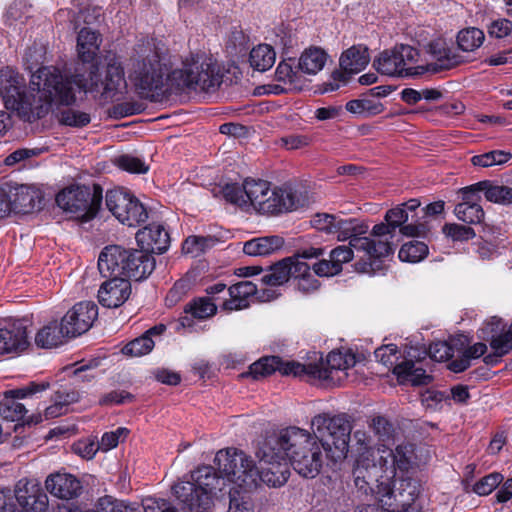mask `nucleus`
I'll list each match as a JSON object with an SVG mask.
<instances>
[{"mask_svg": "<svg viewBox=\"0 0 512 512\" xmlns=\"http://www.w3.org/2000/svg\"><path fill=\"white\" fill-rule=\"evenodd\" d=\"M101 450L98 441L94 439H83L73 445V451L85 459H92Z\"/></svg>", "mask_w": 512, "mask_h": 512, "instance_id": "0e129e2a", "label": "nucleus"}, {"mask_svg": "<svg viewBox=\"0 0 512 512\" xmlns=\"http://www.w3.org/2000/svg\"><path fill=\"white\" fill-rule=\"evenodd\" d=\"M58 120L62 125L82 128L90 123L91 117L87 112L68 107L60 111Z\"/></svg>", "mask_w": 512, "mask_h": 512, "instance_id": "09e8293b", "label": "nucleus"}, {"mask_svg": "<svg viewBox=\"0 0 512 512\" xmlns=\"http://www.w3.org/2000/svg\"><path fill=\"white\" fill-rule=\"evenodd\" d=\"M136 240L143 250L158 254L165 252L170 242L168 232L161 224L157 223L149 224L139 230Z\"/></svg>", "mask_w": 512, "mask_h": 512, "instance_id": "393cba45", "label": "nucleus"}, {"mask_svg": "<svg viewBox=\"0 0 512 512\" xmlns=\"http://www.w3.org/2000/svg\"><path fill=\"white\" fill-rule=\"evenodd\" d=\"M113 162L117 167L129 173L144 174L149 170V165L141 158L130 154L117 156Z\"/></svg>", "mask_w": 512, "mask_h": 512, "instance_id": "3c124183", "label": "nucleus"}, {"mask_svg": "<svg viewBox=\"0 0 512 512\" xmlns=\"http://www.w3.org/2000/svg\"><path fill=\"white\" fill-rule=\"evenodd\" d=\"M428 254V246L424 242L410 241L404 244L398 257L401 261L416 263L423 260Z\"/></svg>", "mask_w": 512, "mask_h": 512, "instance_id": "de8ad7c7", "label": "nucleus"}, {"mask_svg": "<svg viewBox=\"0 0 512 512\" xmlns=\"http://www.w3.org/2000/svg\"><path fill=\"white\" fill-rule=\"evenodd\" d=\"M379 461L384 465V474L378 479L382 491L387 494L390 491V484L395 485L397 470L407 471L411 465L414 448L411 444H399L395 451L386 447L385 444L377 448Z\"/></svg>", "mask_w": 512, "mask_h": 512, "instance_id": "2eb2a0df", "label": "nucleus"}, {"mask_svg": "<svg viewBox=\"0 0 512 512\" xmlns=\"http://www.w3.org/2000/svg\"><path fill=\"white\" fill-rule=\"evenodd\" d=\"M229 495L230 502L227 512H254V505L249 492L230 490Z\"/></svg>", "mask_w": 512, "mask_h": 512, "instance_id": "5fc2aeb1", "label": "nucleus"}, {"mask_svg": "<svg viewBox=\"0 0 512 512\" xmlns=\"http://www.w3.org/2000/svg\"><path fill=\"white\" fill-rule=\"evenodd\" d=\"M284 240L280 236H265L244 243L243 251L249 256H266L282 248Z\"/></svg>", "mask_w": 512, "mask_h": 512, "instance_id": "473e14b6", "label": "nucleus"}, {"mask_svg": "<svg viewBox=\"0 0 512 512\" xmlns=\"http://www.w3.org/2000/svg\"><path fill=\"white\" fill-rule=\"evenodd\" d=\"M393 373L400 383H411L413 386L427 385L433 380L431 375L427 374L422 368L416 367L411 360L395 365Z\"/></svg>", "mask_w": 512, "mask_h": 512, "instance_id": "2f4dec72", "label": "nucleus"}, {"mask_svg": "<svg viewBox=\"0 0 512 512\" xmlns=\"http://www.w3.org/2000/svg\"><path fill=\"white\" fill-rule=\"evenodd\" d=\"M48 387L49 383L47 382H31L25 387L6 391L3 399L0 401V416L8 421H19L23 419L27 410L18 400L42 392Z\"/></svg>", "mask_w": 512, "mask_h": 512, "instance_id": "a211bd4d", "label": "nucleus"}, {"mask_svg": "<svg viewBox=\"0 0 512 512\" xmlns=\"http://www.w3.org/2000/svg\"><path fill=\"white\" fill-rule=\"evenodd\" d=\"M354 485L359 493L364 496L376 495L378 503L376 505L385 506L390 509L403 510L409 502L398 503L394 494V484H390V491L387 494L382 491L378 479L384 474V465L374 456V451H361L355 459L353 465Z\"/></svg>", "mask_w": 512, "mask_h": 512, "instance_id": "0eeeda50", "label": "nucleus"}, {"mask_svg": "<svg viewBox=\"0 0 512 512\" xmlns=\"http://www.w3.org/2000/svg\"><path fill=\"white\" fill-rule=\"evenodd\" d=\"M45 487L55 497L66 500L77 497L82 489L81 482L69 473L51 474L45 481Z\"/></svg>", "mask_w": 512, "mask_h": 512, "instance_id": "bb28decb", "label": "nucleus"}, {"mask_svg": "<svg viewBox=\"0 0 512 512\" xmlns=\"http://www.w3.org/2000/svg\"><path fill=\"white\" fill-rule=\"evenodd\" d=\"M214 462L225 483L233 484L232 491L251 492L259 485L258 468L250 456L236 448L219 450Z\"/></svg>", "mask_w": 512, "mask_h": 512, "instance_id": "6e6552de", "label": "nucleus"}, {"mask_svg": "<svg viewBox=\"0 0 512 512\" xmlns=\"http://www.w3.org/2000/svg\"><path fill=\"white\" fill-rule=\"evenodd\" d=\"M294 60L289 58L287 60L281 61L275 71L276 79L279 82H283L284 84H289L293 88H297L300 83V70H298V66L296 68L293 67Z\"/></svg>", "mask_w": 512, "mask_h": 512, "instance_id": "49530a36", "label": "nucleus"}, {"mask_svg": "<svg viewBox=\"0 0 512 512\" xmlns=\"http://www.w3.org/2000/svg\"><path fill=\"white\" fill-rule=\"evenodd\" d=\"M129 257V250L118 245L105 247L99 255L98 269L103 277L126 276V264Z\"/></svg>", "mask_w": 512, "mask_h": 512, "instance_id": "412c9836", "label": "nucleus"}, {"mask_svg": "<svg viewBox=\"0 0 512 512\" xmlns=\"http://www.w3.org/2000/svg\"><path fill=\"white\" fill-rule=\"evenodd\" d=\"M366 225L358 223L356 219L337 218L334 233L339 241L349 240V245L356 251H363L371 258H381L392 254L393 248L387 238L373 240L361 236L367 232Z\"/></svg>", "mask_w": 512, "mask_h": 512, "instance_id": "9b49d317", "label": "nucleus"}, {"mask_svg": "<svg viewBox=\"0 0 512 512\" xmlns=\"http://www.w3.org/2000/svg\"><path fill=\"white\" fill-rule=\"evenodd\" d=\"M512 154L503 150H493L481 155H476L471 158L474 166L490 167L493 165H501L508 162Z\"/></svg>", "mask_w": 512, "mask_h": 512, "instance_id": "8fccbe9b", "label": "nucleus"}, {"mask_svg": "<svg viewBox=\"0 0 512 512\" xmlns=\"http://www.w3.org/2000/svg\"><path fill=\"white\" fill-rule=\"evenodd\" d=\"M353 247L341 245L329 253V260L322 259L313 265L315 275L320 277H332L339 274L343 264L353 259Z\"/></svg>", "mask_w": 512, "mask_h": 512, "instance_id": "a878e982", "label": "nucleus"}, {"mask_svg": "<svg viewBox=\"0 0 512 512\" xmlns=\"http://www.w3.org/2000/svg\"><path fill=\"white\" fill-rule=\"evenodd\" d=\"M225 486L222 474L217 475L212 466H201L191 474V481L176 483L173 492L189 512H204Z\"/></svg>", "mask_w": 512, "mask_h": 512, "instance_id": "423d86ee", "label": "nucleus"}, {"mask_svg": "<svg viewBox=\"0 0 512 512\" xmlns=\"http://www.w3.org/2000/svg\"><path fill=\"white\" fill-rule=\"evenodd\" d=\"M223 196L228 202L247 209L246 201L248 200L244 193V183L241 186L238 184H227L223 188Z\"/></svg>", "mask_w": 512, "mask_h": 512, "instance_id": "680f3d73", "label": "nucleus"}, {"mask_svg": "<svg viewBox=\"0 0 512 512\" xmlns=\"http://www.w3.org/2000/svg\"><path fill=\"white\" fill-rule=\"evenodd\" d=\"M503 481L500 473H491L477 481L473 487V491L480 496L489 495Z\"/></svg>", "mask_w": 512, "mask_h": 512, "instance_id": "bf43d9fd", "label": "nucleus"}, {"mask_svg": "<svg viewBox=\"0 0 512 512\" xmlns=\"http://www.w3.org/2000/svg\"><path fill=\"white\" fill-rule=\"evenodd\" d=\"M326 52L318 47L305 49L298 60V70L307 75H316L327 61Z\"/></svg>", "mask_w": 512, "mask_h": 512, "instance_id": "72a5a7b5", "label": "nucleus"}, {"mask_svg": "<svg viewBox=\"0 0 512 512\" xmlns=\"http://www.w3.org/2000/svg\"><path fill=\"white\" fill-rule=\"evenodd\" d=\"M63 82L68 83L74 96L76 86L85 92L99 94L105 101L113 100L116 95L123 93L127 86L122 62L114 53L105 56L101 71H91L89 79L80 74L63 75Z\"/></svg>", "mask_w": 512, "mask_h": 512, "instance_id": "39448f33", "label": "nucleus"}, {"mask_svg": "<svg viewBox=\"0 0 512 512\" xmlns=\"http://www.w3.org/2000/svg\"><path fill=\"white\" fill-rule=\"evenodd\" d=\"M324 254L323 248L309 247L299 251L290 258L289 268H290V277H293L297 280L303 278L304 276L309 275L310 266L304 262V259L318 258Z\"/></svg>", "mask_w": 512, "mask_h": 512, "instance_id": "e433bc0d", "label": "nucleus"}, {"mask_svg": "<svg viewBox=\"0 0 512 512\" xmlns=\"http://www.w3.org/2000/svg\"><path fill=\"white\" fill-rule=\"evenodd\" d=\"M230 299L225 300L223 308L225 310H241L249 306V299L257 292V287L251 281H241L232 285L227 290Z\"/></svg>", "mask_w": 512, "mask_h": 512, "instance_id": "7c9ffc66", "label": "nucleus"}, {"mask_svg": "<svg viewBox=\"0 0 512 512\" xmlns=\"http://www.w3.org/2000/svg\"><path fill=\"white\" fill-rule=\"evenodd\" d=\"M214 243L213 238L203 236H189L182 244L184 254L197 257Z\"/></svg>", "mask_w": 512, "mask_h": 512, "instance_id": "864d4df0", "label": "nucleus"}, {"mask_svg": "<svg viewBox=\"0 0 512 512\" xmlns=\"http://www.w3.org/2000/svg\"><path fill=\"white\" fill-rule=\"evenodd\" d=\"M486 350L487 346L484 343H476L470 346L462 353L459 358L452 360L448 364L449 370L454 373L463 372L470 367L472 359H478L485 354Z\"/></svg>", "mask_w": 512, "mask_h": 512, "instance_id": "79ce46f5", "label": "nucleus"}, {"mask_svg": "<svg viewBox=\"0 0 512 512\" xmlns=\"http://www.w3.org/2000/svg\"><path fill=\"white\" fill-rule=\"evenodd\" d=\"M475 191L484 192L485 198L493 203L509 205L512 203V188L504 185H496L490 181H480L472 185Z\"/></svg>", "mask_w": 512, "mask_h": 512, "instance_id": "f704fd0d", "label": "nucleus"}, {"mask_svg": "<svg viewBox=\"0 0 512 512\" xmlns=\"http://www.w3.org/2000/svg\"><path fill=\"white\" fill-rule=\"evenodd\" d=\"M29 345L27 326L17 320L0 329V355L21 352Z\"/></svg>", "mask_w": 512, "mask_h": 512, "instance_id": "b1692460", "label": "nucleus"}, {"mask_svg": "<svg viewBox=\"0 0 512 512\" xmlns=\"http://www.w3.org/2000/svg\"><path fill=\"white\" fill-rule=\"evenodd\" d=\"M168 80L173 92H214L222 83V73L215 59L201 53L187 57L182 68L173 70Z\"/></svg>", "mask_w": 512, "mask_h": 512, "instance_id": "20e7f679", "label": "nucleus"}, {"mask_svg": "<svg viewBox=\"0 0 512 512\" xmlns=\"http://www.w3.org/2000/svg\"><path fill=\"white\" fill-rule=\"evenodd\" d=\"M356 364L350 351H331L325 362L303 364L300 378L317 381L325 387L340 385L348 376V370Z\"/></svg>", "mask_w": 512, "mask_h": 512, "instance_id": "1a4fd4ad", "label": "nucleus"}, {"mask_svg": "<svg viewBox=\"0 0 512 512\" xmlns=\"http://www.w3.org/2000/svg\"><path fill=\"white\" fill-rule=\"evenodd\" d=\"M275 58L276 53L271 46L260 44L251 50L249 62L255 70L266 71L273 66Z\"/></svg>", "mask_w": 512, "mask_h": 512, "instance_id": "a19ab883", "label": "nucleus"}, {"mask_svg": "<svg viewBox=\"0 0 512 512\" xmlns=\"http://www.w3.org/2000/svg\"><path fill=\"white\" fill-rule=\"evenodd\" d=\"M461 193L462 202L456 205L454 209L455 216L458 220L467 224H480L485 216L484 210L480 205V195L472 185L463 188Z\"/></svg>", "mask_w": 512, "mask_h": 512, "instance_id": "5701e85b", "label": "nucleus"}, {"mask_svg": "<svg viewBox=\"0 0 512 512\" xmlns=\"http://www.w3.org/2000/svg\"><path fill=\"white\" fill-rule=\"evenodd\" d=\"M489 343L495 355L502 357L512 350V333L509 330H503L501 333L494 335Z\"/></svg>", "mask_w": 512, "mask_h": 512, "instance_id": "13d9d810", "label": "nucleus"}, {"mask_svg": "<svg viewBox=\"0 0 512 512\" xmlns=\"http://www.w3.org/2000/svg\"><path fill=\"white\" fill-rule=\"evenodd\" d=\"M410 220V216L407 215L405 208H401L399 205L386 212L385 221L391 226L392 230L400 228L401 234L408 237H420L424 236L429 228L427 222H412L405 224Z\"/></svg>", "mask_w": 512, "mask_h": 512, "instance_id": "c85d7f7f", "label": "nucleus"}, {"mask_svg": "<svg viewBox=\"0 0 512 512\" xmlns=\"http://www.w3.org/2000/svg\"><path fill=\"white\" fill-rule=\"evenodd\" d=\"M30 494L25 510L30 512H44L48 507V497L45 492L38 485V491Z\"/></svg>", "mask_w": 512, "mask_h": 512, "instance_id": "774afa93", "label": "nucleus"}, {"mask_svg": "<svg viewBox=\"0 0 512 512\" xmlns=\"http://www.w3.org/2000/svg\"><path fill=\"white\" fill-rule=\"evenodd\" d=\"M310 434L298 427H289L274 435L279 451L285 454L293 469L305 478L316 477L323 464V453L337 462L346 457L349 449L351 425L344 415L328 413L316 415L311 420Z\"/></svg>", "mask_w": 512, "mask_h": 512, "instance_id": "f257e3e1", "label": "nucleus"}, {"mask_svg": "<svg viewBox=\"0 0 512 512\" xmlns=\"http://www.w3.org/2000/svg\"><path fill=\"white\" fill-rule=\"evenodd\" d=\"M369 427L378 437L379 441L386 445L393 438V425L383 416H375L371 419Z\"/></svg>", "mask_w": 512, "mask_h": 512, "instance_id": "6e6d98bb", "label": "nucleus"}, {"mask_svg": "<svg viewBox=\"0 0 512 512\" xmlns=\"http://www.w3.org/2000/svg\"><path fill=\"white\" fill-rule=\"evenodd\" d=\"M13 205L14 211L18 212H28L30 209L34 207V199L33 195L28 191V189L24 186L16 189L14 193Z\"/></svg>", "mask_w": 512, "mask_h": 512, "instance_id": "e2e57ef3", "label": "nucleus"}, {"mask_svg": "<svg viewBox=\"0 0 512 512\" xmlns=\"http://www.w3.org/2000/svg\"><path fill=\"white\" fill-rule=\"evenodd\" d=\"M345 108L348 112L361 117L375 116L382 113L385 109L383 103L378 99L370 97L368 94H364L358 99L348 101Z\"/></svg>", "mask_w": 512, "mask_h": 512, "instance_id": "4c0bfd02", "label": "nucleus"}, {"mask_svg": "<svg viewBox=\"0 0 512 512\" xmlns=\"http://www.w3.org/2000/svg\"><path fill=\"white\" fill-rule=\"evenodd\" d=\"M270 183L261 179L247 178L244 180V193L248 201L246 206L252 207L259 212L261 205L264 203L263 198L267 193Z\"/></svg>", "mask_w": 512, "mask_h": 512, "instance_id": "ea45409f", "label": "nucleus"}, {"mask_svg": "<svg viewBox=\"0 0 512 512\" xmlns=\"http://www.w3.org/2000/svg\"><path fill=\"white\" fill-rule=\"evenodd\" d=\"M369 61L370 56L368 48L363 44L353 45L342 52L339 59V64L342 69V73L339 75L342 77V81H347L346 75L361 72L368 65Z\"/></svg>", "mask_w": 512, "mask_h": 512, "instance_id": "cd10ccee", "label": "nucleus"}, {"mask_svg": "<svg viewBox=\"0 0 512 512\" xmlns=\"http://www.w3.org/2000/svg\"><path fill=\"white\" fill-rule=\"evenodd\" d=\"M290 258H284L270 267L268 272L262 276V282L266 285H282L290 279Z\"/></svg>", "mask_w": 512, "mask_h": 512, "instance_id": "a18cd8bd", "label": "nucleus"}, {"mask_svg": "<svg viewBox=\"0 0 512 512\" xmlns=\"http://www.w3.org/2000/svg\"><path fill=\"white\" fill-rule=\"evenodd\" d=\"M100 47L99 35L90 29L83 28L77 37V51L83 62H92Z\"/></svg>", "mask_w": 512, "mask_h": 512, "instance_id": "c9c22d12", "label": "nucleus"}, {"mask_svg": "<svg viewBox=\"0 0 512 512\" xmlns=\"http://www.w3.org/2000/svg\"><path fill=\"white\" fill-rule=\"evenodd\" d=\"M154 344L155 343L152 340V338L148 337V335L143 334L140 337L135 338L134 340L126 344L123 347L122 352L125 355L140 357L151 352L154 347Z\"/></svg>", "mask_w": 512, "mask_h": 512, "instance_id": "603ef678", "label": "nucleus"}, {"mask_svg": "<svg viewBox=\"0 0 512 512\" xmlns=\"http://www.w3.org/2000/svg\"><path fill=\"white\" fill-rule=\"evenodd\" d=\"M170 73L161 63L160 54L153 40H142L134 48L128 64V78L143 98L155 94L173 93Z\"/></svg>", "mask_w": 512, "mask_h": 512, "instance_id": "7ed1b4c3", "label": "nucleus"}, {"mask_svg": "<svg viewBox=\"0 0 512 512\" xmlns=\"http://www.w3.org/2000/svg\"><path fill=\"white\" fill-rule=\"evenodd\" d=\"M376 70L392 77H412L423 74L418 49L405 44L384 50L373 61Z\"/></svg>", "mask_w": 512, "mask_h": 512, "instance_id": "9d476101", "label": "nucleus"}, {"mask_svg": "<svg viewBox=\"0 0 512 512\" xmlns=\"http://www.w3.org/2000/svg\"><path fill=\"white\" fill-rule=\"evenodd\" d=\"M67 337L63 325L57 321L50 322L42 327L35 335V343L39 348L49 349L62 343V339Z\"/></svg>", "mask_w": 512, "mask_h": 512, "instance_id": "58836bf2", "label": "nucleus"}, {"mask_svg": "<svg viewBox=\"0 0 512 512\" xmlns=\"http://www.w3.org/2000/svg\"><path fill=\"white\" fill-rule=\"evenodd\" d=\"M108 210L122 223L135 227L148 219L146 207L128 190L117 188L106 193Z\"/></svg>", "mask_w": 512, "mask_h": 512, "instance_id": "4468645a", "label": "nucleus"}, {"mask_svg": "<svg viewBox=\"0 0 512 512\" xmlns=\"http://www.w3.org/2000/svg\"><path fill=\"white\" fill-rule=\"evenodd\" d=\"M102 202V191L95 186L93 190L86 186L70 187L56 196L57 205L64 211L76 215L82 221H89L99 211Z\"/></svg>", "mask_w": 512, "mask_h": 512, "instance_id": "f8f14e48", "label": "nucleus"}, {"mask_svg": "<svg viewBox=\"0 0 512 512\" xmlns=\"http://www.w3.org/2000/svg\"><path fill=\"white\" fill-rule=\"evenodd\" d=\"M155 269V259L145 250H129L126 264L127 278L136 281L146 278Z\"/></svg>", "mask_w": 512, "mask_h": 512, "instance_id": "c756f323", "label": "nucleus"}, {"mask_svg": "<svg viewBox=\"0 0 512 512\" xmlns=\"http://www.w3.org/2000/svg\"><path fill=\"white\" fill-rule=\"evenodd\" d=\"M272 441L274 436L268 437L256 452L259 459V483L279 487L286 483L290 472L285 454H282L278 444Z\"/></svg>", "mask_w": 512, "mask_h": 512, "instance_id": "ddd939ff", "label": "nucleus"}, {"mask_svg": "<svg viewBox=\"0 0 512 512\" xmlns=\"http://www.w3.org/2000/svg\"><path fill=\"white\" fill-rule=\"evenodd\" d=\"M484 38L483 31L478 28L463 29L457 35L458 48L463 52H472L482 45Z\"/></svg>", "mask_w": 512, "mask_h": 512, "instance_id": "37998d69", "label": "nucleus"}, {"mask_svg": "<svg viewBox=\"0 0 512 512\" xmlns=\"http://www.w3.org/2000/svg\"><path fill=\"white\" fill-rule=\"evenodd\" d=\"M303 364L296 361H283L277 356L264 357L250 365L249 371L242 377H251L255 380L266 377L275 371L285 376L301 377Z\"/></svg>", "mask_w": 512, "mask_h": 512, "instance_id": "aec40b11", "label": "nucleus"}, {"mask_svg": "<svg viewBox=\"0 0 512 512\" xmlns=\"http://www.w3.org/2000/svg\"><path fill=\"white\" fill-rule=\"evenodd\" d=\"M442 231L453 241H467L473 239L476 236L473 228L457 223L445 224L442 228Z\"/></svg>", "mask_w": 512, "mask_h": 512, "instance_id": "4d7b16f0", "label": "nucleus"}, {"mask_svg": "<svg viewBox=\"0 0 512 512\" xmlns=\"http://www.w3.org/2000/svg\"><path fill=\"white\" fill-rule=\"evenodd\" d=\"M265 194L264 203L259 209L261 214L274 215L291 212L307 204L306 195L290 187H275L272 189L270 185Z\"/></svg>", "mask_w": 512, "mask_h": 512, "instance_id": "dca6fc26", "label": "nucleus"}, {"mask_svg": "<svg viewBox=\"0 0 512 512\" xmlns=\"http://www.w3.org/2000/svg\"><path fill=\"white\" fill-rule=\"evenodd\" d=\"M23 77L11 67L0 70V95L6 109L16 111L27 122L45 117L53 105H72L76 97L63 74L53 66H44L32 73L28 92L23 91Z\"/></svg>", "mask_w": 512, "mask_h": 512, "instance_id": "f03ea898", "label": "nucleus"}, {"mask_svg": "<svg viewBox=\"0 0 512 512\" xmlns=\"http://www.w3.org/2000/svg\"><path fill=\"white\" fill-rule=\"evenodd\" d=\"M130 507L111 496H105L98 500L96 512H130Z\"/></svg>", "mask_w": 512, "mask_h": 512, "instance_id": "69168bd1", "label": "nucleus"}, {"mask_svg": "<svg viewBox=\"0 0 512 512\" xmlns=\"http://www.w3.org/2000/svg\"><path fill=\"white\" fill-rule=\"evenodd\" d=\"M217 311L216 304L208 297H200L189 302L184 313L191 314L192 317L203 320L213 316Z\"/></svg>", "mask_w": 512, "mask_h": 512, "instance_id": "c03bdc74", "label": "nucleus"}, {"mask_svg": "<svg viewBox=\"0 0 512 512\" xmlns=\"http://www.w3.org/2000/svg\"><path fill=\"white\" fill-rule=\"evenodd\" d=\"M98 317V307L92 301L76 303L62 317L61 323L67 337H77L86 333Z\"/></svg>", "mask_w": 512, "mask_h": 512, "instance_id": "f3484780", "label": "nucleus"}, {"mask_svg": "<svg viewBox=\"0 0 512 512\" xmlns=\"http://www.w3.org/2000/svg\"><path fill=\"white\" fill-rule=\"evenodd\" d=\"M128 433L129 430L125 427H119L115 431L104 433L98 442L100 449L106 452L115 448L120 441L127 437Z\"/></svg>", "mask_w": 512, "mask_h": 512, "instance_id": "052dcab7", "label": "nucleus"}, {"mask_svg": "<svg viewBox=\"0 0 512 512\" xmlns=\"http://www.w3.org/2000/svg\"><path fill=\"white\" fill-rule=\"evenodd\" d=\"M453 354V348L445 341L434 342L429 346V356L435 361H446L450 359Z\"/></svg>", "mask_w": 512, "mask_h": 512, "instance_id": "338daca9", "label": "nucleus"}, {"mask_svg": "<svg viewBox=\"0 0 512 512\" xmlns=\"http://www.w3.org/2000/svg\"><path fill=\"white\" fill-rule=\"evenodd\" d=\"M427 52L431 59L426 64H421L423 74L450 70L464 62L463 56L442 39L430 42Z\"/></svg>", "mask_w": 512, "mask_h": 512, "instance_id": "6ab92c4d", "label": "nucleus"}, {"mask_svg": "<svg viewBox=\"0 0 512 512\" xmlns=\"http://www.w3.org/2000/svg\"><path fill=\"white\" fill-rule=\"evenodd\" d=\"M98 290L99 303L107 308H118L130 297L132 288L128 279L109 277Z\"/></svg>", "mask_w": 512, "mask_h": 512, "instance_id": "4be33fe9", "label": "nucleus"}]
</instances>
